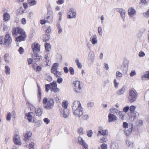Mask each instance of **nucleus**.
Here are the masks:
<instances>
[{"mask_svg":"<svg viewBox=\"0 0 149 149\" xmlns=\"http://www.w3.org/2000/svg\"><path fill=\"white\" fill-rule=\"evenodd\" d=\"M54 101L53 99L45 97L43 100V104H45L44 107L47 110H49L53 108L54 106Z\"/></svg>","mask_w":149,"mask_h":149,"instance_id":"nucleus-1","label":"nucleus"},{"mask_svg":"<svg viewBox=\"0 0 149 149\" xmlns=\"http://www.w3.org/2000/svg\"><path fill=\"white\" fill-rule=\"evenodd\" d=\"M45 91L48 92L49 89L51 91H53L55 93L58 92L59 90L57 87V84L56 82H53L50 84H47L45 86Z\"/></svg>","mask_w":149,"mask_h":149,"instance_id":"nucleus-2","label":"nucleus"},{"mask_svg":"<svg viewBox=\"0 0 149 149\" xmlns=\"http://www.w3.org/2000/svg\"><path fill=\"white\" fill-rule=\"evenodd\" d=\"M138 93L134 89L130 90L129 93L128 99L130 102L135 101L137 97Z\"/></svg>","mask_w":149,"mask_h":149,"instance_id":"nucleus-3","label":"nucleus"},{"mask_svg":"<svg viewBox=\"0 0 149 149\" xmlns=\"http://www.w3.org/2000/svg\"><path fill=\"white\" fill-rule=\"evenodd\" d=\"M18 34L19 35L16 38V41L20 42L26 40L27 35L25 31L23 29H22L21 31H19Z\"/></svg>","mask_w":149,"mask_h":149,"instance_id":"nucleus-4","label":"nucleus"},{"mask_svg":"<svg viewBox=\"0 0 149 149\" xmlns=\"http://www.w3.org/2000/svg\"><path fill=\"white\" fill-rule=\"evenodd\" d=\"M12 41V39L10 36V34L8 33L5 36L3 45L5 46V47H9Z\"/></svg>","mask_w":149,"mask_h":149,"instance_id":"nucleus-5","label":"nucleus"},{"mask_svg":"<svg viewBox=\"0 0 149 149\" xmlns=\"http://www.w3.org/2000/svg\"><path fill=\"white\" fill-rule=\"evenodd\" d=\"M72 111L79 110L82 108L81 104L79 100H75L73 102L72 105Z\"/></svg>","mask_w":149,"mask_h":149,"instance_id":"nucleus-6","label":"nucleus"},{"mask_svg":"<svg viewBox=\"0 0 149 149\" xmlns=\"http://www.w3.org/2000/svg\"><path fill=\"white\" fill-rule=\"evenodd\" d=\"M74 85V89L75 91L77 93H79L81 92L82 86L81 85L79 81H75L73 83Z\"/></svg>","mask_w":149,"mask_h":149,"instance_id":"nucleus-7","label":"nucleus"},{"mask_svg":"<svg viewBox=\"0 0 149 149\" xmlns=\"http://www.w3.org/2000/svg\"><path fill=\"white\" fill-rule=\"evenodd\" d=\"M76 11L72 8H70L69 10L67 18L68 19L75 18L76 17Z\"/></svg>","mask_w":149,"mask_h":149,"instance_id":"nucleus-8","label":"nucleus"},{"mask_svg":"<svg viewBox=\"0 0 149 149\" xmlns=\"http://www.w3.org/2000/svg\"><path fill=\"white\" fill-rule=\"evenodd\" d=\"M60 111L61 116L65 118L68 117L69 114V111L67 109H60Z\"/></svg>","mask_w":149,"mask_h":149,"instance_id":"nucleus-9","label":"nucleus"},{"mask_svg":"<svg viewBox=\"0 0 149 149\" xmlns=\"http://www.w3.org/2000/svg\"><path fill=\"white\" fill-rule=\"evenodd\" d=\"M73 114L75 116L80 118L83 115L84 113L83 108L79 109V110L72 111Z\"/></svg>","mask_w":149,"mask_h":149,"instance_id":"nucleus-10","label":"nucleus"},{"mask_svg":"<svg viewBox=\"0 0 149 149\" xmlns=\"http://www.w3.org/2000/svg\"><path fill=\"white\" fill-rule=\"evenodd\" d=\"M31 48L34 53L39 52L40 51V46L39 44L37 43H34L32 44Z\"/></svg>","mask_w":149,"mask_h":149,"instance_id":"nucleus-11","label":"nucleus"},{"mask_svg":"<svg viewBox=\"0 0 149 149\" xmlns=\"http://www.w3.org/2000/svg\"><path fill=\"white\" fill-rule=\"evenodd\" d=\"M108 132L107 130H103L101 128H99L97 136H98L101 135L107 136L108 135Z\"/></svg>","mask_w":149,"mask_h":149,"instance_id":"nucleus-12","label":"nucleus"},{"mask_svg":"<svg viewBox=\"0 0 149 149\" xmlns=\"http://www.w3.org/2000/svg\"><path fill=\"white\" fill-rule=\"evenodd\" d=\"M78 143L82 146L83 149H88V145L81 137H79L78 138Z\"/></svg>","mask_w":149,"mask_h":149,"instance_id":"nucleus-13","label":"nucleus"},{"mask_svg":"<svg viewBox=\"0 0 149 149\" xmlns=\"http://www.w3.org/2000/svg\"><path fill=\"white\" fill-rule=\"evenodd\" d=\"M13 140L15 144L20 145H21V142L19 135L16 134L14 135Z\"/></svg>","mask_w":149,"mask_h":149,"instance_id":"nucleus-14","label":"nucleus"},{"mask_svg":"<svg viewBox=\"0 0 149 149\" xmlns=\"http://www.w3.org/2000/svg\"><path fill=\"white\" fill-rule=\"evenodd\" d=\"M108 121L109 122L116 120L117 119V117L116 116L111 113L109 114L108 115Z\"/></svg>","mask_w":149,"mask_h":149,"instance_id":"nucleus-15","label":"nucleus"},{"mask_svg":"<svg viewBox=\"0 0 149 149\" xmlns=\"http://www.w3.org/2000/svg\"><path fill=\"white\" fill-rule=\"evenodd\" d=\"M22 29L19 27H16L13 28L12 29V34L14 36H16L19 34V31H21Z\"/></svg>","mask_w":149,"mask_h":149,"instance_id":"nucleus-16","label":"nucleus"},{"mask_svg":"<svg viewBox=\"0 0 149 149\" xmlns=\"http://www.w3.org/2000/svg\"><path fill=\"white\" fill-rule=\"evenodd\" d=\"M128 14L131 17L135 15L136 11L132 7L129 9L128 10Z\"/></svg>","mask_w":149,"mask_h":149,"instance_id":"nucleus-17","label":"nucleus"},{"mask_svg":"<svg viewBox=\"0 0 149 149\" xmlns=\"http://www.w3.org/2000/svg\"><path fill=\"white\" fill-rule=\"evenodd\" d=\"M90 40L92 44L94 45L97 43V36L96 35L92 36L90 38Z\"/></svg>","mask_w":149,"mask_h":149,"instance_id":"nucleus-18","label":"nucleus"},{"mask_svg":"<svg viewBox=\"0 0 149 149\" xmlns=\"http://www.w3.org/2000/svg\"><path fill=\"white\" fill-rule=\"evenodd\" d=\"M31 135L32 133L30 131L27 132L26 134L24 135V141L26 142L28 141L29 138L31 136Z\"/></svg>","mask_w":149,"mask_h":149,"instance_id":"nucleus-19","label":"nucleus"},{"mask_svg":"<svg viewBox=\"0 0 149 149\" xmlns=\"http://www.w3.org/2000/svg\"><path fill=\"white\" fill-rule=\"evenodd\" d=\"M88 57L89 59L91 62H93L94 61L95 58V54L93 52H90L88 54Z\"/></svg>","mask_w":149,"mask_h":149,"instance_id":"nucleus-20","label":"nucleus"},{"mask_svg":"<svg viewBox=\"0 0 149 149\" xmlns=\"http://www.w3.org/2000/svg\"><path fill=\"white\" fill-rule=\"evenodd\" d=\"M33 114V113L32 112H29L25 114L26 118L29 122L32 121V116Z\"/></svg>","mask_w":149,"mask_h":149,"instance_id":"nucleus-21","label":"nucleus"},{"mask_svg":"<svg viewBox=\"0 0 149 149\" xmlns=\"http://www.w3.org/2000/svg\"><path fill=\"white\" fill-rule=\"evenodd\" d=\"M3 20L6 21H9L10 19V17L8 13H4L3 15Z\"/></svg>","mask_w":149,"mask_h":149,"instance_id":"nucleus-22","label":"nucleus"},{"mask_svg":"<svg viewBox=\"0 0 149 149\" xmlns=\"http://www.w3.org/2000/svg\"><path fill=\"white\" fill-rule=\"evenodd\" d=\"M110 112L113 113H116V114H120L122 113V111H118L117 109L116 108H112L110 109Z\"/></svg>","mask_w":149,"mask_h":149,"instance_id":"nucleus-23","label":"nucleus"},{"mask_svg":"<svg viewBox=\"0 0 149 149\" xmlns=\"http://www.w3.org/2000/svg\"><path fill=\"white\" fill-rule=\"evenodd\" d=\"M35 113L36 116H40L42 114V111L40 108H38L35 109Z\"/></svg>","mask_w":149,"mask_h":149,"instance_id":"nucleus-24","label":"nucleus"},{"mask_svg":"<svg viewBox=\"0 0 149 149\" xmlns=\"http://www.w3.org/2000/svg\"><path fill=\"white\" fill-rule=\"evenodd\" d=\"M125 91V88L123 86L121 89L118 90L116 92V94L118 95H122L124 93Z\"/></svg>","mask_w":149,"mask_h":149,"instance_id":"nucleus-25","label":"nucleus"},{"mask_svg":"<svg viewBox=\"0 0 149 149\" xmlns=\"http://www.w3.org/2000/svg\"><path fill=\"white\" fill-rule=\"evenodd\" d=\"M132 131L131 128L129 129L125 128L124 130V132L127 136H128L130 135Z\"/></svg>","mask_w":149,"mask_h":149,"instance_id":"nucleus-26","label":"nucleus"},{"mask_svg":"<svg viewBox=\"0 0 149 149\" xmlns=\"http://www.w3.org/2000/svg\"><path fill=\"white\" fill-rule=\"evenodd\" d=\"M32 57L33 59L36 61H39L41 59H42V56H40L37 53L35 54L34 55H32Z\"/></svg>","mask_w":149,"mask_h":149,"instance_id":"nucleus-27","label":"nucleus"},{"mask_svg":"<svg viewBox=\"0 0 149 149\" xmlns=\"http://www.w3.org/2000/svg\"><path fill=\"white\" fill-rule=\"evenodd\" d=\"M41 91L40 88L38 86V101L40 102L41 100Z\"/></svg>","mask_w":149,"mask_h":149,"instance_id":"nucleus-28","label":"nucleus"},{"mask_svg":"<svg viewBox=\"0 0 149 149\" xmlns=\"http://www.w3.org/2000/svg\"><path fill=\"white\" fill-rule=\"evenodd\" d=\"M27 3L31 6H34L37 4V1L36 0H28Z\"/></svg>","mask_w":149,"mask_h":149,"instance_id":"nucleus-29","label":"nucleus"},{"mask_svg":"<svg viewBox=\"0 0 149 149\" xmlns=\"http://www.w3.org/2000/svg\"><path fill=\"white\" fill-rule=\"evenodd\" d=\"M45 50L48 52L51 49V46L50 44L47 43H45Z\"/></svg>","mask_w":149,"mask_h":149,"instance_id":"nucleus-30","label":"nucleus"},{"mask_svg":"<svg viewBox=\"0 0 149 149\" xmlns=\"http://www.w3.org/2000/svg\"><path fill=\"white\" fill-rule=\"evenodd\" d=\"M68 103L67 101H65L62 103V107L61 109H67Z\"/></svg>","mask_w":149,"mask_h":149,"instance_id":"nucleus-31","label":"nucleus"},{"mask_svg":"<svg viewBox=\"0 0 149 149\" xmlns=\"http://www.w3.org/2000/svg\"><path fill=\"white\" fill-rule=\"evenodd\" d=\"M107 136H105L102 137L100 139V141L101 143L106 142L107 141Z\"/></svg>","mask_w":149,"mask_h":149,"instance_id":"nucleus-32","label":"nucleus"},{"mask_svg":"<svg viewBox=\"0 0 149 149\" xmlns=\"http://www.w3.org/2000/svg\"><path fill=\"white\" fill-rule=\"evenodd\" d=\"M6 69L5 72L7 75H9L10 74V68L7 65L5 67Z\"/></svg>","mask_w":149,"mask_h":149,"instance_id":"nucleus-33","label":"nucleus"},{"mask_svg":"<svg viewBox=\"0 0 149 149\" xmlns=\"http://www.w3.org/2000/svg\"><path fill=\"white\" fill-rule=\"evenodd\" d=\"M75 62L77 63V66L79 68H81L82 67L81 63L79 62V60L78 58H76Z\"/></svg>","mask_w":149,"mask_h":149,"instance_id":"nucleus-34","label":"nucleus"},{"mask_svg":"<svg viewBox=\"0 0 149 149\" xmlns=\"http://www.w3.org/2000/svg\"><path fill=\"white\" fill-rule=\"evenodd\" d=\"M147 78L149 79V71L148 72H146V73L143 76V77H142V79H144V78Z\"/></svg>","mask_w":149,"mask_h":149,"instance_id":"nucleus-35","label":"nucleus"},{"mask_svg":"<svg viewBox=\"0 0 149 149\" xmlns=\"http://www.w3.org/2000/svg\"><path fill=\"white\" fill-rule=\"evenodd\" d=\"M81 117V119L83 120H86L89 118V116L88 115L84 114Z\"/></svg>","mask_w":149,"mask_h":149,"instance_id":"nucleus-36","label":"nucleus"},{"mask_svg":"<svg viewBox=\"0 0 149 149\" xmlns=\"http://www.w3.org/2000/svg\"><path fill=\"white\" fill-rule=\"evenodd\" d=\"M126 11L124 10L120 14V15L122 17V18L123 19V20L124 21V19H125V13Z\"/></svg>","mask_w":149,"mask_h":149,"instance_id":"nucleus-37","label":"nucleus"},{"mask_svg":"<svg viewBox=\"0 0 149 149\" xmlns=\"http://www.w3.org/2000/svg\"><path fill=\"white\" fill-rule=\"evenodd\" d=\"M136 108V107L135 106L132 105L130 107L129 110L131 112H134V111Z\"/></svg>","mask_w":149,"mask_h":149,"instance_id":"nucleus-38","label":"nucleus"},{"mask_svg":"<svg viewBox=\"0 0 149 149\" xmlns=\"http://www.w3.org/2000/svg\"><path fill=\"white\" fill-rule=\"evenodd\" d=\"M97 31L99 35L101 36H102V27L100 26H99L98 27Z\"/></svg>","mask_w":149,"mask_h":149,"instance_id":"nucleus-39","label":"nucleus"},{"mask_svg":"<svg viewBox=\"0 0 149 149\" xmlns=\"http://www.w3.org/2000/svg\"><path fill=\"white\" fill-rule=\"evenodd\" d=\"M34 143L33 142L30 143L29 146V149H34Z\"/></svg>","mask_w":149,"mask_h":149,"instance_id":"nucleus-40","label":"nucleus"},{"mask_svg":"<svg viewBox=\"0 0 149 149\" xmlns=\"http://www.w3.org/2000/svg\"><path fill=\"white\" fill-rule=\"evenodd\" d=\"M94 103L93 102H89L87 104V107L88 108H91L93 107Z\"/></svg>","mask_w":149,"mask_h":149,"instance_id":"nucleus-41","label":"nucleus"},{"mask_svg":"<svg viewBox=\"0 0 149 149\" xmlns=\"http://www.w3.org/2000/svg\"><path fill=\"white\" fill-rule=\"evenodd\" d=\"M114 84V86L115 88L116 89H117L118 88V85L119 84V83L118 82H117V80L116 79H115L113 80Z\"/></svg>","mask_w":149,"mask_h":149,"instance_id":"nucleus-42","label":"nucleus"},{"mask_svg":"<svg viewBox=\"0 0 149 149\" xmlns=\"http://www.w3.org/2000/svg\"><path fill=\"white\" fill-rule=\"evenodd\" d=\"M70 73L71 75H73L74 74V70L73 68L72 67H70L69 69Z\"/></svg>","mask_w":149,"mask_h":149,"instance_id":"nucleus-43","label":"nucleus"},{"mask_svg":"<svg viewBox=\"0 0 149 149\" xmlns=\"http://www.w3.org/2000/svg\"><path fill=\"white\" fill-rule=\"evenodd\" d=\"M127 144L128 147H132L133 145V143L130 141H127Z\"/></svg>","mask_w":149,"mask_h":149,"instance_id":"nucleus-44","label":"nucleus"},{"mask_svg":"<svg viewBox=\"0 0 149 149\" xmlns=\"http://www.w3.org/2000/svg\"><path fill=\"white\" fill-rule=\"evenodd\" d=\"M100 147L102 149H107V144L103 143L101 145Z\"/></svg>","mask_w":149,"mask_h":149,"instance_id":"nucleus-45","label":"nucleus"},{"mask_svg":"<svg viewBox=\"0 0 149 149\" xmlns=\"http://www.w3.org/2000/svg\"><path fill=\"white\" fill-rule=\"evenodd\" d=\"M28 63L29 64H31L34 63V61L33 59L31 58H29L27 60Z\"/></svg>","mask_w":149,"mask_h":149,"instance_id":"nucleus-46","label":"nucleus"},{"mask_svg":"<svg viewBox=\"0 0 149 149\" xmlns=\"http://www.w3.org/2000/svg\"><path fill=\"white\" fill-rule=\"evenodd\" d=\"M35 123H36V127H38L41 126L42 124V122L41 120H38L37 122Z\"/></svg>","mask_w":149,"mask_h":149,"instance_id":"nucleus-47","label":"nucleus"},{"mask_svg":"<svg viewBox=\"0 0 149 149\" xmlns=\"http://www.w3.org/2000/svg\"><path fill=\"white\" fill-rule=\"evenodd\" d=\"M59 66V64L57 63H54L52 67V68H53L54 69L57 70V67Z\"/></svg>","mask_w":149,"mask_h":149,"instance_id":"nucleus-48","label":"nucleus"},{"mask_svg":"<svg viewBox=\"0 0 149 149\" xmlns=\"http://www.w3.org/2000/svg\"><path fill=\"white\" fill-rule=\"evenodd\" d=\"M45 38L43 40V41L44 42H46L47 41L49 40V38H50L49 36L45 35Z\"/></svg>","mask_w":149,"mask_h":149,"instance_id":"nucleus-49","label":"nucleus"},{"mask_svg":"<svg viewBox=\"0 0 149 149\" xmlns=\"http://www.w3.org/2000/svg\"><path fill=\"white\" fill-rule=\"evenodd\" d=\"M8 56L9 54L7 53L4 56V59L5 62L7 63H8L9 62V61L6 59Z\"/></svg>","mask_w":149,"mask_h":149,"instance_id":"nucleus-50","label":"nucleus"},{"mask_svg":"<svg viewBox=\"0 0 149 149\" xmlns=\"http://www.w3.org/2000/svg\"><path fill=\"white\" fill-rule=\"evenodd\" d=\"M6 120L7 121H10L11 118V113H7L6 117Z\"/></svg>","mask_w":149,"mask_h":149,"instance_id":"nucleus-51","label":"nucleus"},{"mask_svg":"<svg viewBox=\"0 0 149 149\" xmlns=\"http://www.w3.org/2000/svg\"><path fill=\"white\" fill-rule=\"evenodd\" d=\"M57 26L58 29V33H59L60 34L61 33L62 31V29L61 27L60 24H58Z\"/></svg>","mask_w":149,"mask_h":149,"instance_id":"nucleus-52","label":"nucleus"},{"mask_svg":"<svg viewBox=\"0 0 149 149\" xmlns=\"http://www.w3.org/2000/svg\"><path fill=\"white\" fill-rule=\"evenodd\" d=\"M92 134L93 132L91 130L87 132V135L89 137H91L92 136Z\"/></svg>","mask_w":149,"mask_h":149,"instance_id":"nucleus-53","label":"nucleus"},{"mask_svg":"<svg viewBox=\"0 0 149 149\" xmlns=\"http://www.w3.org/2000/svg\"><path fill=\"white\" fill-rule=\"evenodd\" d=\"M78 132L80 135H82L84 134L83 129L82 128H80L78 130Z\"/></svg>","mask_w":149,"mask_h":149,"instance_id":"nucleus-54","label":"nucleus"},{"mask_svg":"<svg viewBox=\"0 0 149 149\" xmlns=\"http://www.w3.org/2000/svg\"><path fill=\"white\" fill-rule=\"evenodd\" d=\"M55 73L54 75L56 76L57 77H59L61 74V72L57 71H56V72Z\"/></svg>","mask_w":149,"mask_h":149,"instance_id":"nucleus-55","label":"nucleus"},{"mask_svg":"<svg viewBox=\"0 0 149 149\" xmlns=\"http://www.w3.org/2000/svg\"><path fill=\"white\" fill-rule=\"evenodd\" d=\"M111 148L113 149H117V146L114 143H112L111 145Z\"/></svg>","mask_w":149,"mask_h":149,"instance_id":"nucleus-56","label":"nucleus"},{"mask_svg":"<svg viewBox=\"0 0 149 149\" xmlns=\"http://www.w3.org/2000/svg\"><path fill=\"white\" fill-rule=\"evenodd\" d=\"M129 108L130 107L129 106H126L123 109V111L124 112H126L129 109Z\"/></svg>","mask_w":149,"mask_h":149,"instance_id":"nucleus-57","label":"nucleus"},{"mask_svg":"<svg viewBox=\"0 0 149 149\" xmlns=\"http://www.w3.org/2000/svg\"><path fill=\"white\" fill-rule=\"evenodd\" d=\"M116 75L117 77H121L122 76V74L119 71H117Z\"/></svg>","mask_w":149,"mask_h":149,"instance_id":"nucleus-58","label":"nucleus"},{"mask_svg":"<svg viewBox=\"0 0 149 149\" xmlns=\"http://www.w3.org/2000/svg\"><path fill=\"white\" fill-rule=\"evenodd\" d=\"M145 55V54L142 51H141L139 53V56L140 57H143Z\"/></svg>","mask_w":149,"mask_h":149,"instance_id":"nucleus-59","label":"nucleus"},{"mask_svg":"<svg viewBox=\"0 0 149 149\" xmlns=\"http://www.w3.org/2000/svg\"><path fill=\"white\" fill-rule=\"evenodd\" d=\"M43 121L46 124H48L50 123L49 120L47 118H44Z\"/></svg>","mask_w":149,"mask_h":149,"instance_id":"nucleus-60","label":"nucleus"},{"mask_svg":"<svg viewBox=\"0 0 149 149\" xmlns=\"http://www.w3.org/2000/svg\"><path fill=\"white\" fill-rule=\"evenodd\" d=\"M63 80V79L62 78L58 77L57 79V81L58 83L60 84L62 82Z\"/></svg>","mask_w":149,"mask_h":149,"instance_id":"nucleus-61","label":"nucleus"},{"mask_svg":"<svg viewBox=\"0 0 149 149\" xmlns=\"http://www.w3.org/2000/svg\"><path fill=\"white\" fill-rule=\"evenodd\" d=\"M64 0H58L56 1V3L58 4H62L64 3Z\"/></svg>","mask_w":149,"mask_h":149,"instance_id":"nucleus-62","label":"nucleus"},{"mask_svg":"<svg viewBox=\"0 0 149 149\" xmlns=\"http://www.w3.org/2000/svg\"><path fill=\"white\" fill-rule=\"evenodd\" d=\"M18 51L20 54H22L24 52V50L23 48L20 47L18 50Z\"/></svg>","mask_w":149,"mask_h":149,"instance_id":"nucleus-63","label":"nucleus"},{"mask_svg":"<svg viewBox=\"0 0 149 149\" xmlns=\"http://www.w3.org/2000/svg\"><path fill=\"white\" fill-rule=\"evenodd\" d=\"M136 74V72L135 70L132 71L130 73V75L131 77H132L135 75Z\"/></svg>","mask_w":149,"mask_h":149,"instance_id":"nucleus-64","label":"nucleus"}]
</instances>
